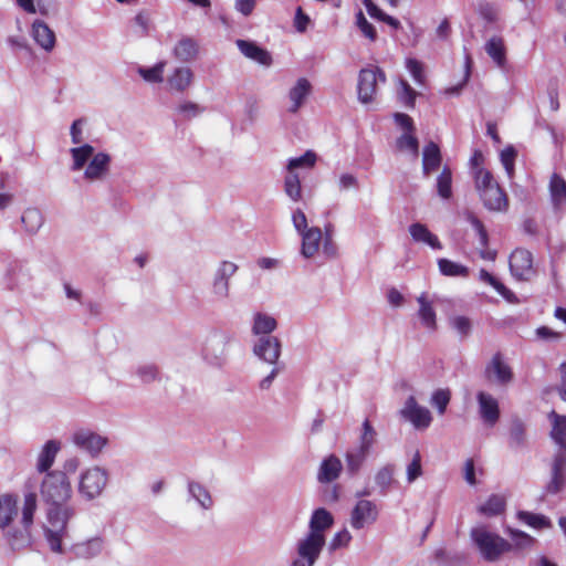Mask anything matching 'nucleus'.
Returning <instances> with one entry per match:
<instances>
[{
  "label": "nucleus",
  "mask_w": 566,
  "mask_h": 566,
  "mask_svg": "<svg viewBox=\"0 0 566 566\" xmlns=\"http://www.w3.org/2000/svg\"><path fill=\"white\" fill-rule=\"evenodd\" d=\"M41 496L49 505L43 526L45 539L52 552L62 553V542L67 536V522L75 515L74 507L66 504L72 496L66 473L48 472L41 483Z\"/></svg>",
  "instance_id": "obj_1"
},
{
  "label": "nucleus",
  "mask_w": 566,
  "mask_h": 566,
  "mask_svg": "<svg viewBox=\"0 0 566 566\" xmlns=\"http://www.w3.org/2000/svg\"><path fill=\"white\" fill-rule=\"evenodd\" d=\"M36 507V494L34 492L27 493L19 525H13L19 511L18 497L13 494L0 495V530L6 531L4 537L13 551L31 544V527Z\"/></svg>",
  "instance_id": "obj_2"
},
{
  "label": "nucleus",
  "mask_w": 566,
  "mask_h": 566,
  "mask_svg": "<svg viewBox=\"0 0 566 566\" xmlns=\"http://www.w3.org/2000/svg\"><path fill=\"white\" fill-rule=\"evenodd\" d=\"M470 538L480 556L488 563L499 562L505 553L512 552L509 541L483 525L472 527Z\"/></svg>",
  "instance_id": "obj_3"
},
{
  "label": "nucleus",
  "mask_w": 566,
  "mask_h": 566,
  "mask_svg": "<svg viewBox=\"0 0 566 566\" xmlns=\"http://www.w3.org/2000/svg\"><path fill=\"white\" fill-rule=\"evenodd\" d=\"M232 339L233 336L229 332L222 329L212 331L207 336L201 349L203 360L213 368H223L228 361L227 347Z\"/></svg>",
  "instance_id": "obj_4"
},
{
  "label": "nucleus",
  "mask_w": 566,
  "mask_h": 566,
  "mask_svg": "<svg viewBox=\"0 0 566 566\" xmlns=\"http://www.w3.org/2000/svg\"><path fill=\"white\" fill-rule=\"evenodd\" d=\"M108 483V472L101 467H93L81 474L78 493L91 501L98 497Z\"/></svg>",
  "instance_id": "obj_5"
},
{
  "label": "nucleus",
  "mask_w": 566,
  "mask_h": 566,
  "mask_svg": "<svg viewBox=\"0 0 566 566\" xmlns=\"http://www.w3.org/2000/svg\"><path fill=\"white\" fill-rule=\"evenodd\" d=\"M386 82L384 71L377 66L361 69L358 74L357 94L363 104H369L374 101L377 92V83Z\"/></svg>",
  "instance_id": "obj_6"
},
{
  "label": "nucleus",
  "mask_w": 566,
  "mask_h": 566,
  "mask_svg": "<svg viewBox=\"0 0 566 566\" xmlns=\"http://www.w3.org/2000/svg\"><path fill=\"white\" fill-rule=\"evenodd\" d=\"M566 488V454L555 452L549 464V480L544 486L547 495H556Z\"/></svg>",
  "instance_id": "obj_7"
},
{
  "label": "nucleus",
  "mask_w": 566,
  "mask_h": 566,
  "mask_svg": "<svg viewBox=\"0 0 566 566\" xmlns=\"http://www.w3.org/2000/svg\"><path fill=\"white\" fill-rule=\"evenodd\" d=\"M484 377L488 381L499 386H507L514 379L512 368L503 360L501 353L493 355L484 369Z\"/></svg>",
  "instance_id": "obj_8"
},
{
  "label": "nucleus",
  "mask_w": 566,
  "mask_h": 566,
  "mask_svg": "<svg viewBox=\"0 0 566 566\" xmlns=\"http://www.w3.org/2000/svg\"><path fill=\"white\" fill-rule=\"evenodd\" d=\"M325 544V535H314L307 533L296 543L297 556L307 560V566H314L318 560Z\"/></svg>",
  "instance_id": "obj_9"
},
{
  "label": "nucleus",
  "mask_w": 566,
  "mask_h": 566,
  "mask_svg": "<svg viewBox=\"0 0 566 566\" xmlns=\"http://www.w3.org/2000/svg\"><path fill=\"white\" fill-rule=\"evenodd\" d=\"M510 271L518 281H527L535 274L533 255L526 249H515L510 256Z\"/></svg>",
  "instance_id": "obj_10"
},
{
  "label": "nucleus",
  "mask_w": 566,
  "mask_h": 566,
  "mask_svg": "<svg viewBox=\"0 0 566 566\" xmlns=\"http://www.w3.org/2000/svg\"><path fill=\"white\" fill-rule=\"evenodd\" d=\"M72 442L91 457H97L107 443V439L90 429H78L72 434Z\"/></svg>",
  "instance_id": "obj_11"
},
{
  "label": "nucleus",
  "mask_w": 566,
  "mask_h": 566,
  "mask_svg": "<svg viewBox=\"0 0 566 566\" xmlns=\"http://www.w3.org/2000/svg\"><path fill=\"white\" fill-rule=\"evenodd\" d=\"M377 505L369 500L361 499L350 512V525L354 530H361L374 524L378 520Z\"/></svg>",
  "instance_id": "obj_12"
},
{
  "label": "nucleus",
  "mask_w": 566,
  "mask_h": 566,
  "mask_svg": "<svg viewBox=\"0 0 566 566\" xmlns=\"http://www.w3.org/2000/svg\"><path fill=\"white\" fill-rule=\"evenodd\" d=\"M238 265L230 261H222L214 272L212 281V293L218 300L229 296V280L237 273Z\"/></svg>",
  "instance_id": "obj_13"
},
{
  "label": "nucleus",
  "mask_w": 566,
  "mask_h": 566,
  "mask_svg": "<svg viewBox=\"0 0 566 566\" xmlns=\"http://www.w3.org/2000/svg\"><path fill=\"white\" fill-rule=\"evenodd\" d=\"M476 401L481 420L485 426L493 428L501 417L497 399L489 392L479 391L476 394Z\"/></svg>",
  "instance_id": "obj_14"
},
{
  "label": "nucleus",
  "mask_w": 566,
  "mask_h": 566,
  "mask_svg": "<svg viewBox=\"0 0 566 566\" xmlns=\"http://www.w3.org/2000/svg\"><path fill=\"white\" fill-rule=\"evenodd\" d=\"M401 416L409 420L416 429H427L432 421L431 412L428 408L419 406L416 398L410 396L405 402Z\"/></svg>",
  "instance_id": "obj_15"
},
{
  "label": "nucleus",
  "mask_w": 566,
  "mask_h": 566,
  "mask_svg": "<svg viewBox=\"0 0 566 566\" xmlns=\"http://www.w3.org/2000/svg\"><path fill=\"white\" fill-rule=\"evenodd\" d=\"M253 353L269 364H276L281 355V342L275 336H261L253 347Z\"/></svg>",
  "instance_id": "obj_16"
},
{
  "label": "nucleus",
  "mask_w": 566,
  "mask_h": 566,
  "mask_svg": "<svg viewBox=\"0 0 566 566\" xmlns=\"http://www.w3.org/2000/svg\"><path fill=\"white\" fill-rule=\"evenodd\" d=\"M507 446L513 451H521L528 446L526 423L518 416L511 418Z\"/></svg>",
  "instance_id": "obj_17"
},
{
  "label": "nucleus",
  "mask_w": 566,
  "mask_h": 566,
  "mask_svg": "<svg viewBox=\"0 0 566 566\" xmlns=\"http://www.w3.org/2000/svg\"><path fill=\"white\" fill-rule=\"evenodd\" d=\"M112 158L107 153L101 151L93 156L84 171V178L90 181L102 180L109 171Z\"/></svg>",
  "instance_id": "obj_18"
},
{
  "label": "nucleus",
  "mask_w": 566,
  "mask_h": 566,
  "mask_svg": "<svg viewBox=\"0 0 566 566\" xmlns=\"http://www.w3.org/2000/svg\"><path fill=\"white\" fill-rule=\"evenodd\" d=\"M480 198L484 207L490 211H504L507 209V196L499 186V184L494 185L493 187H489V189H485L482 193H480Z\"/></svg>",
  "instance_id": "obj_19"
},
{
  "label": "nucleus",
  "mask_w": 566,
  "mask_h": 566,
  "mask_svg": "<svg viewBox=\"0 0 566 566\" xmlns=\"http://www.w3.org/2000/svg\"><path fill=\"white\" fill-rule=\"evenodd\" d=\"M548 419L552 424L549 437L558 447L556 452H564L566 454V416L552 410L548 413Z\"/></svg>",
  "instance_id": "obj_20"
},
{
  "label": "nucleus",
  "mask_w": 566,
  "mask_h": 566,
  "mask_svg": "<svg viewBox=\"0 0 566 566\" xmlns=\"http://www.w3.org/2000/svg\"><path fill=\"white\" fill-rule=\"evenodd\" d=\"M240 52L248 59L253 60L261 65L270 66L273 62L271 53L259 46L255 42L248 40H237L235 42Z\"/></svg>",
  "instance_id": "obj_21"
},
{
  "label": "nucleus",
  "mask_w": 566,
  "mask_h": 566,
  "mask_svg": "<svg viewBox=\"0 0 566 566\" xmlns=\"http://www.w3.org/2000/svg\"><path fill=\"white\" fill-rule=\"evenodd\" d=\"M442 163V155L440 147L434 142H429L422 150V174L429 177L432 172L437 171Z\"/></svg>",
  "instance_id": "obj_22"
},
{
  "label": "nucleus",
  "mask_w": 566,
  "mask_h": 566,
  "mask_svg": "<svg viewBox=\"0 0 566 566\" xmlns=\"http://www.w3.org/2000/svg\"><path fill=\"white\" fill-rule=\"evenodd\" d=\"M343 470L342 461L335 454L326 457L318 469L317 480L319 483H332L338 479Z\"/></svg>",
  "instance_id": "obj_23"
},
{
  "label": "nucleus",
  "mask_w": 566,
  "mask_h": 566,
  "mask_svg": "<svg viewBox=\"0 0 566 566\" xmlns=\"http://www.w3.org/2000/svg\"><path fill=\"white\" fill-rule=\"evenodd\" d=\"M172 54L180 62H192L199 54V43L191 36H182L174 46Z\"/></svg>",
  "instance_id": "obj_24"
},
{
  "label": "nucleus",
  "mask_w": 566,
  "mask_h": 566,
  "mask_svg": "<svg viewBox=\"0 0 566 566\" xmlns=\"http://www.w3.org/2000/svg\"><path fill=\"white\" fill-rule=\"evenodd\" d=\"M32 36L34 41L45 51L50 52L55 46V33L42 20L32 23Z\"/></svg>",
  "instance_id": "obj_25"
},
{
  "label": "nucleus",
  "mask_w": 566,
  "mask_h": 566,
  "mask_svg": "<svg viewBox=\"0 0 566 566\" xmlns=\"http://www.w3.org/2000/svg\"><path fill=\"white\" fill-rule=\"evenodd\" d=\"M334 524V517L331 512L324 507L313 511L308 523V533L314 535H325L324 532Z\"/></svg>",
  "instance_id": "obj_26"
},
{
  "label": "nucleus",
  "mask_w": 566,
  "mask_h": 566,
  "mask_svg": "<svg viewBox=\"0 0 566 566\" xmlns=\"http://www.w3.org/2000/svg\"><path fill=\"white\" fill-rule=\"evenodd\" d=\"M187 490L189 499L197 502V504L205 511L213 507V499L209 490L200 482L188 480Z\"/></svg>",
  "instance_id": "obj_27"
},
{
  "label": "nucleus",
  "mask_w": 566,
  "mask_h": 566,
  "mask_svg": "<svg viewBox=\"0 0 566 566\" xmlns=\"http://www.w3.org/2000/svg\"><path fill=\"white\" fill-rule=\"evenodd\" d=\"M300 234L302 235V255L306 259L313 258L317 253L323 239L321 229L313 227Z\"/></svg>",
  "instance_id": "obj_28"
},
{
  "label": "nucleus",
  "mask_w": 566,
  "mask_h": 566,
  "mask_svg": "<svg viewBox=\"0 0 566 566\" xmlns=\"http://www.w3.org/2000/svg\"><path fill=\"white\" fill-rule=\"evenodd\" d=\"M21 223L24 231L29 235H34L39 232L44 223V216L38 208H27L21 216Z\"/></svg>",
  "instance_id": "obj_29"
},
{
  "label": "nucleus",
  "mask_w": 566,
  "mask_h": 566,
  "mask_svg": "<svg viewBox=\"0 0 566 566\" xmlns=\"http://www.w3.org/2000/svg\"><path fill=\"white\" fill-rule=\"evenodd\" d=\"M193 73L187 66L175 69L174 73L168 77L167 83L170 90L176 92H185L192 83Z\"/></svg>",
  "instance_id": "obj_30"
},
{
  "label": "nucleus",
  "mask_w": 566,
  "mask_h": 566,
  "mask_svg": "<svg viewBox=\"0 0 566 566\" xmlns=\"http://www.w3.org/2000/svg\"><path fill=\"white\" fill-rule=\"evenodd\" d=\"M369 454L370 451L360 447L348 450L345 455L347 473L350 476L357 475Z\"/></svg>",
  "instance_id": "obj_31"
},
{
  "label": "nucleus",
  "mask_w": 566,
  "mask_h": 566,
  "mask_svg": "<svg viewBox=\"0 0 566 566\" xmlns=\"http://www.w3.org/2000/svg\"><path fill=\"white\" fill-rule=\"evenodd\" d=\"M60 450V442L56 440H49L42 448L38 457L36 469L43 473L54 463L55 457Z\"/></svg>",
  "instance_id": "obj_32"
},
{
  "label": "nucleus",
  "mask_w": 566,
  "mask_h": 566,
  "mask_svg": "<svg viewBox=\"0 0 566 566\" xmlns=\"http://www.w3.org/2000/svg\"><path fill=\"white\" fill-rule=\"evenodd\" d=\"M311 84L310 82L302 77L298 78L296 84L290 90L289 97L292 101V105L289 108L291 113H296L298 108L303 105L305 98L310 94Z\"/></svg>",
  "instance_id": "obj_33"
},
{
  "label": "nucleus",
  "mask_w": 566,
  "mask_h": 566,
  "mask_svg": "<svg viewBox=\"0 0 566 566\" xmlns=\"http://www.w3.org/2000/svg\"><path fill=\"white\" fill-rule=\"evenodd\" d=\"M409 232L412 239L417 242H423L432 249L440 250L442 248L437 235L431 233L426 224L416 222L409 227Z\"/></svg>",
  "instance_id": "obj_34"
},
{
  "label": "nucleus",
  "mask_w": 566,
  "mask_h": 566,
  "mask_svg": "<svg viewBox=\"0 0 566 566\" xmlns=\"http://www.w3.org/2000/svg\"><path fill=\"white\" fill-rule=\"evenodd\" d=\"M433 559L439 566H461L467 556L455 549L438 548L433 553Z\"/></svg>",
  "instance_id": "obj_35"
},
{
  "label": "nucleus",
  "mask_w": 566,
  "mask_h": 566,
  "mask_svg": "<svg viewBox=\"0 0 566 566\" xmlns=\"http://www.w3.org/2000/svg\"><path fill=\"white\" fill-rule=\"evenodd\" d=\"M72 549L77 558L90 559L102 552L103 541L99 537H94L86 542L75 544Z\"/></svg>",
  "instance_id": "obj_36"
},
{
  "label": "nucleus",
  "mask_w": 566,
  "mask_h": 566,
  "mask_svg": "<svg viewBox=\"0 0 566 566\" xmlns=\"http://www.w3.org/2000/svg\"><path fill=\"white\" fill-rule=\"evenodd\" d=\"M70 154L73 159V164L71 169L73 171H78L83 169V167L88 164L90 159L93 158L94 154V147L90 144H84L78 147H73L70 149Z\"/></svg>",
  "instance_id": "obj_37"
},
{
  "label": "nucleus",
  "mask_w": 566,
  "mask_h": 566,
  "mask_svg": "<svg viewBox=\"0 0 566 566\" xmlns=\"http://www.w3.org/2000/svg\"><path fill=\"white\" fill-rule=\"evenodd\" d=\"M277 326L276 319L264 313H256L253 318L252 333L254 335L271 336Z\"/></svg>",
  "instance_id": "obj_38"
},
{
  "label": "nucleus",
  "mask_w": 566,
  "mask_h": 566,
  "mask_svg": "<svg viewBox=\"0 0 566 566\" xmlns=\"http://www.w3.org/2000/svg\"><path fill=\"white\" fill-rule=\"evenodd\" d=\"M505 532L512 541V542H510V545L512 546V551H522V549L532 548V546L536 542V539L534 537H532L527 533L520 531V530L507 527Z\"/></svg>",
  "instance_id": "obj_39"
},
{
  "label": "nucleus",
  "mask_w": 566,
  "mask_h": 566,
  "mask_svg": "<svg viewBox=\"0 0 566 566\" xmlns=\"http://www.w3.org/2000/svg\"><path fill=\"white\" fill-rule=\"evenodd\" d=\"M506 506L505 499L499 494H492L488 501L478 507L481 515L492 517L504 512Z\"/></svg>",
  "instance_id": "obj_40"
},
{
  "label": "nucleus",
  "mask_w": 566,
  "mask_h": 566,
  "mask_svg": "<svg viewBox=\"0 0 566 566\" xmlns=\"http://www.w3.org/2000/svg\"><path fill=\"white\" fill-rule=\"evenodd\" d=\"M419 305H420V308H419V312H418V315L422 322V324L429 328V329H434L436 326H437V323H436V312L431 305L430 302H428L427 297H426V294L422 293L418 298H417Z\"/></svg>",
  "instance_id": "obj_41"
},
{
  "label": "nucleus",
  "mask_w": 566,
  "mask_h": 566,
  "mask_svg": "<svg viewBox=\"0 0 566 566\" xmlns=\"http://www.w3.org/2000/svg\"><path fill=\"white\" fill-rule=\"evenodd\" d=\"M485 51L499 66L505 63V46L502 38H491L485 44Z\"/></svg>",
  "instance_id": "obj_42"
},
{
  "label": "nucleus",
  "mask_w": 566,
  "mask_h": 566,
  "mask_svg": "<svg viewBox=\"0 0 566 566\" xmlns=\"http://www.w3.org/2000/svg\"><path fill=\"white\" fill-rule=\"evenodd\" d=\"M517 518L522 523L538 530L549 528L552 526L551 520L543 514H536L527 511H518Z\"/></svg>",
  "instance_id": "obj_43"
},
{
  "label": "nucleus",
  "mask_w": 566,
  "mask_h": 566,
  "mask_svg": "<svg viewBox=\"0 0 566 566\" xmlns=\"http://www.w3.org/2000/svg\"><path fill=\"white\" fill-rule=\"evenodd\" d=\"M437 191L442 199H450L452 196V171L444 166L437 177Z\"/></svg>",
  "instance_id": "obj_44"
},
{
  "label": "nucleus",
  "mask_w": 566,
  "mask_h": 566,
  "mask_svg": "<svg viewBox=\"0 0 566 566\" xmlns=\"http://www.w3.org/2000/svg\"><path fill=\"white\" fill-rule=\"evenodd\" d=\"M395 467L392 464H386L380 468L375 475V483L380 489V494L386 495L394 481Z\"/></svg>",
  "instance_id": "obj_45"
},
{
  "label": "nucleus",
  "mask_w": 566,
  "mask_h": 566,
  "mask_svg": "<svg viewBox=\"0 0 566 566\" xmlns=\"http://www.w3.org/2000/svg\"><path fill=\"white\" fill-rule=\"evenodd\" d=\"M316 160L317 155L313 150H306L302 156L289 159L287 172H295L298 168H312Z\"/></svg>",
  "instance_id": "obj_46"
},
{
  "label": "nucleus",
  "mask_w": 566,
  "mask_h": 566,
  "mask_svg": "<svg viewBox=\"0 0 566 566\" xmlns=\"http://www.w3.org/2000/svg\"><path fill=\"white\" fill-rule=\"evenodd\" d=\"M284 191L293 201L301 200L302 186L296 172H287L284 180Z\"/></svg>",
  "instance_id": "obj_47"
},
{
  "label": "nucleus",
  "mask_w": 566,
  "mask_h": 566,
  "mask_svg": "<svg viewBox=\"0 0 566 566\" xmlns=\"http://www.w3.org/2000/svg\"><path fill=\"white\" fill-rule=\"evenodd\" d=\"M549 191L552 199L555 203H560L566 201V181L565 179L554 174L549 181Z\"/></svg>",
  "instance_id": "obj_48"
},
{
  "label": "nucleus",
  "mask_w": 566,
  "mask_h": 566,
  "mask_svg": "<svg viewBox=\"0 0 566 566\" xmlns=\"http://www.w3.org/2000/svg\"><path fill=\"white\" fill-rule=\"evenodd\" d=\"M440 272L446 276H468L469 269L448 259H439Z\"/></svg>",
  "instance_id": "obj_49"
},
{
  "label": "nucleus",
  "mask_w": 566,
  "mask_h": 566,
  "mask_svg": "<svg viewBox=\"0 0 566 566\" xmlns=\"http://www.w3.org/2000/svg\"><path fill=\"white\" fill-rule=\"evenodd\" d=\"M165 62H159L151 67H138V74L149 83H161L164 81Z\"/></svg>",
  "instance_id": "obj_50"
},
{
  "label": "nucleus",
  "mask_w": 566,
  "mask_h": 566,
  "mask_svg": "<svg viewBox=\"0 0 566 566\" xmlns=\"http://www.w3.org/2000/svg\"><path fill=\"white\" fill-rule=\"evenodd\" d=\"M377 432L371 426L370 421L366 419L361 424V432L359 436V446L365 450L371 451L373 446L376 442Z\"/></svg>",
  "instance_id": "obj_51"
},
{
  "label": "nucleus",
  "mask_w": 566,
  "mask_h": 566,
  "mask_svg": "<svg viewBox=\"0 0 566 566\" xmlns=\"http://www.w3.org/2000/svg\"><path fill=\"white\" fill-rule=\"evenodd\" d=\"M396 146L399 150H409L413 157L419 154V140L412 133H405L396 140Z\"/></svg>",
  "instance_id": "obj_52"
},
{
  "label": "nucleus",
  "mask_w": 566,
  "mask_h": 566,
  "mask_svg": "<svg viewBox=\"0 0 566 566\" xmlns=\"http://www.w3.org/2000/svg\"><path fill=\"white\" fill-rule=\"evenodd\" d=\"M136 376L144 384H149L158 379L159 369L155 364H143L136 367Z\"/></svg>",
  "instance_id": "obj_53"
},
{
  "label": "nucleus",
  "mask_w": 566,
  "mask_h": 566,
  "mask_svg": "<svg viewBox=\"0 0 566 566\" xmlns=\"http://www.w3.org/2000/svg\"><path fill=\"white\" fill-rule=\"evenodd\" d=\"M449 323L462 339L467 338L472 332L471 319L467 316H453L449 319Z\"/></svg>",
  "instance_id": "obj_54"
},
{
  "label": "nucleus",
  "mask_w": 566,
  "mask_h": 566,
  "mask_svg": "<svg viewBox=\"0 0 566 566\" xmlns=\"http://www.w3.org/2000/svg\"><path fill=\"white\" fill-rule=\"evenodd\" d=\"M451 399V392L449 389H437L430 399L433 407L437 408L439 415H443Z\"/></svg>",
  "instance_id": "obj_55"
},
{
  "label": "nucleus",
  "mask_w": 566,
  "mask_h": 566,
  "mask_svg": "<svg viewBox=\"0 0 566 566\" xmlns=\"http://www.w3.org/2000/svg\"><path fill=\"white\" fill-rule=\"evenodd\" d=\"M475 188L479 193H482L489 187H493L497 182L494 180L492 174L483 168H479L474 171Z\"/></svg>",
  "instance_id": "obj_56"
},
{
  "label": "nucleus",
  "mask_w": 566,
  "mask_h": 566,
  "mask_svg": "<svg viewBox=\"0 0 566 566\" xmlns=\"http://www.w3.org/2000/svg\"><path fill=\"white\" fill-rule=\"evenodd\" d=\"M478 13L488 23H494L497 21V9L492 2L482 0L478 4Z\"/></svg>",
  "instance_id": "obj_57"
},
{
  "label": "nucleus",
  "mask_w": 566,
  "mask_h": 566,
  "mask_svg": "<svg viewBox=\"0 0 566 566\" xmlns=\"http://www.w3.org/2000/svg\"><path fill=\"white\" fill-rule=\"evenodd\" d=\"M400 90L398 92L399 99L405 103L407 107H413L418 93L408 84L407 81L400 80Z\"/></svg>",
  "instance_id": "obj_58"
},
{
  "label": "nucleus",
  "mask_w": 566,
  "mask_h": 566,
  "mask_svg": "<svg viewBox=\"0 0 566 566\" xmlns=\"http://www.w3.org/2000/svg\"><path fill=\"white\" fill-rule=\"evenodd\" d=\"M203 109V107L193 102H184L177 107L178 114H180L182 118L187 120L199 116Z\"/></svg>",
  "instance_id": "obj_59"
},
{
  "label": "nucleus",
  "mask_w": 566,
  "mask_h": 566,
  "mask_svg": "<svg viewBox=\"0 0 566 566\" xmlns=\"http://www.w3.org/2000/svg\"><path fill=\"white\" fill-rule=\"evenodd\" d=\"M516 158V150L513 146H509L501 151V163L510 178L514 174V163Z\"/></svg>",
  "instance_id": "obj_60"
},
{
  "label": "nucleus",
  "mask_w": 566,
  "mask_h": 566,
  "mask_svg": "<svg viewBox=\"0 0 566 566\" xmlns=\"http://www.w3.org/2000/svg\"><path fill=\"white\" fill-rule=\"evenodd\" d=\"M356 24L361 31V33L369 39L370 41H375L377 39L376 29L368 20L365 18L363 11H358L356 14Z\"/></svg>",
  "instance_id": "obj_61"
},
{
  "label": "nucleus",
  "mask_w": 566,
  "mask_h": 566,
  "mask_svg": "<svg viewBox=\"0 0 566 566\" xmlns=\"http://www.w3.org/2000/svg\"><path fill=\"white\" fill-rule=\"evenodd\" d=\"M352 538L349 531L347 528H343L334 535L329 542L328 548L331 552H335L339 548L346 547L350 543Z\"/></svg>",
  "instance_id": "obj_62"
},
{
  "label": "nucleus",
  "mask_w": 566,
  "mask_h": 566,
  "mask_svg": "<svg viewBox=\"0 0 566 566\" xmlns=\"http://www.w3.org/2000/svg\"><path fill=\"white\" fill-rule=\"evenodd\" d=\"M422 475L421 455L419 451L413 454L412 461L407 467V481L409 483L415 482L419 476Z\"/></svg>",
  "instance_id": "obj_63"
},
{
  "label": "nucleus",
  "mask_w": 566,
  "mask_h": 566,
  "mask_svg": "<svg viewBox=\"0 0 566 566\" xmlns=\"http://www.w3.org/2000/svg\"><path fill=\"white\" fill-rule=\"evenodd\" d=\"M134 22L137 25V34L139 36H145L148 34L151 23V17L149 11L143 10L139 13L136 14L134 18Z\"/></svg>",
  "instance_id": "obj_64"
}]
</instances>
